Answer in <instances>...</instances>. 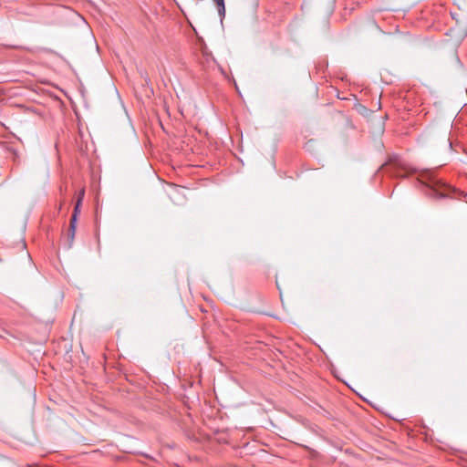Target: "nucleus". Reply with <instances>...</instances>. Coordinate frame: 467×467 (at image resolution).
<instances>
[{
	"mask_svg": "<svg viewBox=\"0 0 467 467\" xmlns=\"http://www.w3.org/2000/svg\"><path fill=\"white\" fill-rule=\"evenodd\" d=\"M76 230H77V222L70 221L69 222V229H68V241H69L70 245L72 244V243L74 241Z\"/></svg>",
	"mask_w": 467,
	"mask_h": 467,
	"instance_id": "f03ea898",
	"label": "nucleus"
},
{
	"mask_svg": "<svg viewBox=\"0 0 467 467\" xmlns=\"http://www.w3.org/2000/svg\"><path fill=\"white\" fill-rule=\"evenodd\" d=\"M433 191H434V193H435L436 197H438V198H443V197L446 196L445 192H441V191H440L438 189H435Z\"/></svg>",
	"mask_w": 467,
	"mask_h": 467,
	"instance_id": "39448f33",
	"label": "nucleus"
},
{
	"mask_svg": "<svg viewBox=\"0 0 467 467\" xmlns=\"http://www.w3.org/2000/svg\"><path fill=\"white\" fill-rule=\"evenodd\" d=\"M448 133H449V131H448V130L446 129V130H444V132H443V141H444V143H445V144H448V146H449L450 148H451V141H450V139L448 138Z\"/></svg>",
	"mask_w": 467,
	"mask_h": 467,
	"instance_id": "20e7f679",
	"label": "nucleus"
},
{
	"mask_svg": "<svg viewBox=\"0 0 467 467\" xmlns=\"http://www.w3.org/2000/svg\"><path fill=\"white\" fill-rule=\"evenodd\" d=\"M218 9V14L220 16L221 20H223L225 16V5L224 0H213Z\"/></svg>",
	"mask_w": 467,
	"mask_h": 467,
	"instance_id": "f257e3e1",
	"label": "nucleus"
},
{
	"mask_svg": "<svg viewBox=\"0 0 467 467\" xmlns=\"http://www.w3.org/2000/svg\"><path fill=\"white\" fill-rule=\"evenodd\" d=\"M81 204H82L81 200H77L70 221H72V222L78 221V217L80 214V211H81L80 210Z\"/></svg>",
	"mask_w": 467,
	"mask_h": 467,
	"instance_id": "7ed1b4c3",
	"label": "nucleus"
},
{
	"mask_svg": "<svg viewBox=\"0 0 467 467\" xmlns=\"http://www.w3.org/2000/svg\"><path fill=\"white\" fill-rule=\"evenodd\" d=\"M84 195H85V190L82 189L79 193H78V200H81V202L83 201L84 199Z\"/></svg>",
	"mask_w": 467,
	"mask_h": 467,
	"instance_id": "423d86ee",
	"label": "nucleus"
}]
</instances>
